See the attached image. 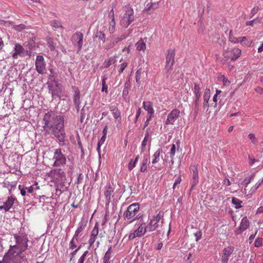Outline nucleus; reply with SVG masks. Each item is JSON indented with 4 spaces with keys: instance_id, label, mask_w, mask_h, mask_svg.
<instances>
[{
    "instance_id": "15",
    "label": "nucleus",
    "mask_w": 263,
    "mask_h": 263,
    "mask_svg": "<svg viewBox=\"0 0 263 263\" xmlns=\"http://www.w3.org/2000/svg\"><path fill=\"white\" fill-rule=\"evenodd\" d=\"M14 201V198L13 197H8L3 204L0 206V210H4L6 212L8 211L13 205Z\"/></svg>"
},
{
    "instance_id": "5",
    "label": "nucleus",
    "mask_w": 263,
    "mask_h": 263,
    "mask_svg": "<svg viewBox=\"0 0 263 263\" xmlns=\"http://www.w3.org/2000/svg\"><path fill=\"white\" fill-rule=\"evenodd\" d=\"M139 209V205L138 203L132 204L127 207V210L123 213V217L125 219L130 220L128 223H131L139 218L138 216L135 217Z\"/></svg>"
},
{
    "instance_id": "56",
    "label": "nucleus",
    "mask_w": 263,
    "mask_h": 263,
    "mask_svg": "<svg viewBox=\"0 0 263 263\" xmlns=\"http://www.w3.org/2000/svg\"><path fill=\"white\" fill-rule=\"evenodd\" d=\"M26 26L24 24H20L15 27V29L17 31H21L25 29Z\"/></svg>"
},
{
    "instance_id": "4",
    "label": "nucleus",
    "mask_w": 263,
    "mask_h": 263,
    "mask_svg": "<svg viewBox=\"0 0 263 263\" xmlns=\"http://www.w3.org/2000/svg\"><path fill=\"white\" fill-rule=\"evenodd\" d=\"M47 175L51 181L57 184L64 185L66 180V176L61 168L52 169L48 173Z\"/></svg>"
},
{
    "instance_id": "63",
    "label": "nucleus",
    "mask_w": 263,
    "mask_h": 263,
    "mask_svg": "<svg viewBox=\"0 0 263 263\" xmlns=\"http://www.w3.org/2000/svg\"><path fill=\"white\" fill-rule=\"evenodd\" d=\"M228 259H229L228 257H226L224 255H222V256L221 257L222 263H227Z\"/></svg>"
},
{
    "instance_id": "2",
    "label": "nucleus",
    "mask_w": 263,
    "mask_h": 263,
    "mask_svg": "<svg viewBox=\"0 0 263 263\" xmlns=\"http://www.w3.org/2000/svg\"><path fill=\"white\" fill-rule=\"evenodd\" d=\"M14 240L16 241V245L14 246L10 245V249L9 252V253L12 254V251L13 249H16L18 251L16 253L19 255L20 257L22 256L21 253L26 251L28 248L27 242L28 241V238L26 235L21 234L18 235L17 234L14 236Z\"/></svg>"
},
{
    "instance_id": "62",
    "label": "nucleus",
    "mask_w": 263,
    "mask_h": 263,
    "mask_svg": "<svg viewBox=\"0 0 263 263\" xmlns=\"http://www.w3.org/2000/svg\"><path fill=\"white\" fill-rule=\"evenodd\" d=\"M248 137L251 139L253 143L255 142V137L253 134H250L248 135Z\"/></svg>"
},
{
    "instance_id": "40",
    "label": "nucleus",
    "mask_w": 263,
    "mask_h": 263,
    "mask_svg": "<svg viewBox=\"0 0 263 263\" xmlns=\"http://www.w3.org/2000/svg\"><path fill=\"white\" fill-rule=\"evenodd\" d=\"M97 237L96 236H92V235H90V238L88 240V243H89V247H88V249H90L91 248H94V246H93V243L94 242H95L96 239H97Z\"/></svg>"
},
{
    "instance_id": "21",
    "label": "nucleus",
    "mask_w": 263,
    "mask_h": 263,
    "mask_svg": "<svg viewBox=\"0 0 263 263\" xmlns=\"http://www.w3.org/2000/svg\"><path fill=\"white\" fill-rule=\"evenodd\" d=\"M238 43H240L243 46H250L252 41L248 40L246 36H241L238 37Z\"/></svg>"
},
{
    "instance_id": "48",
    "label": "nucleus",
    "mask_w": 263,
    "mask_h": 263,
    "mask_svg": "<svg viewBox=\"0 0 263 263\" xmlns=\"http://www.w3.org/2000/svg\"><path fill=\"white\" fill-rule=\"evenodd\" d=\"M262 239L261 238H257L254 242V245L256 247H259L262 246Z\"/></svg>"
},
{
    "instance_id": "46",
    "label": "nucleus",
    "mask_w": 263,
    "mask_h": 263,
    "mask_svg": "<svg viewBox=\"0 0 263 263\" xmlns=\"http://www.w3.org/2000/svg\"><path fill=\"white\" fill-rule=\"evenodd\" d=\"M176 153V146L174 144L171 145V149L170 152V157L173 159Z\"/></svg>"
},
{
    "instance_id": "16",
    "label": "nucleus",
    "mask_w": 263,
    "mask_h": 263,
    "mask_svg": "<svg viewBox=\"0 0 263 263\" xmlns=\"http://www.w3.org/2000/svg\"><path fill=\"white\" fill-rule=\"evenodd\" d=\"M47 44L51 50L53 51L59 44V42L56 39L49 37L47 39Z\"/></svg>"
},
{
    "instance_id": "32",
    "label": "nucleus",
    "mask_w": 263,
    "mask_h": 263,
    "mask_svg": "<svg viewBox=\"0 0 263 263\" xmlns=\"http://www.w3.org/2000/svg\"><path fill=\"white\" fill-rule=\"evenodd\" d=\"M194 93L195 95V98L198 97L200 98L201 93L200 92V87L198 84L195 83L194 88Z\"/></svg>"
},
{
    "instance_id": "55",
    "label": "nucleus",
    "mask_w": 263,
    "mask_h": 263,
    "mask_svg": "<svg viewBox=\"0 0 263 263\" xmlns=\"http://www.w3.org/2000/svg\"><path fill=\"white\" fill-rule=\"evenodd\" d=\"M18 189L20 190L21 195L23 196H25L26 194V189H25L24 187H22V186L21 185H18Z\"/></svg>"
},
{
    "instance_id": "31",
    "label": "nucleus",
    "mask_w": 263,
    "mask_h": 263,
    "mask_svg": "<svg viewBox=\"0 0 263 263\" xmlns=\"http://www.w3.org/2000/svg\"><path fill=\"white\" fill-rule=\"evenodd\" d=\"M144 73V71L142 70L141 69H139L137 71L136 73V80L137 83H140L142 75H143Z\"/></svg>"
},
{
    "instance_id": "6",
    "label": "nucleus",
    "mask_w": 263,
    "mask_h": 263,
    "mask_svg": "<svg viewBox=\"0 0 263 263\" xmlns=\"http://www.w3.org/2000/svg\"><path fill=\"white\" fill-rule=\"evenodd\" d=\"M135 226H138V227L134 232L129 234L128 239L129 240H132L136 237H142L147 231L146 223L144 221L140 220L136 223Z\"/></svg>"
},
{
    "instance_id": "45",
    "label": "nucleus",
    "mask_w": 263,
    "mask_h": 263,
    "mask_svg": "<svg viewBox=\"0 0 263 263\" xmlns=\"http://www.w3.org/2000/svg\"><path fill=\"white\" fill-rule=\"evenodd\" d=\"M88 253V251H85L83 254L82 255V256L80 257L79 259L78 260V263H84V260L86 258V257Z\"/></svg>"
},
{
    "instance_id": "57",
    "label": "nucleus",
    "mask_w": 263,
    "mask_h": 263,
    "mask_svg": "<svg viewBox=\"0 0 263 263\" xmlns=\"http://www.w3.org/2000/svg\"><path fill=\"white\" fill-rule=\"evenodd\" d=\"M249 164L251 165H253V164L256 161V160L253 156H249Z\"/></svg>"
},
{
    "instance_id": "1",
    "label": "nucleus",
    "mask_w": 263,
    "mask_h": 263,
    "mask_svg": "<svg viewBox=\"0 0 263 263\" xmlns=\"http://www.w3.org/2000/svg\"><path fill=\"white\" fill-rule=\"evenodd\" d=\"M45 122L44 126L46 128L51 129L52 134L59 140L60 142H64L65 137V133L64 129V118L61 116H55L48 112L44 117Z\"/></svg>"
},
{
    "instance_id": "60",
    "label": "nucleus",
    "mask_w": 263,
    "mask_h": 263,
    "mask_svg": "<svg viewBox=\"0 0 263 263\" xmlns=\"http://www.w3.org/2000/svg\"><path fill=\"white\" fill-rule=\"evenodd\" d=\"M115 45V44L114 43V42L112 41H111L108 45H107L106 46L105 48L107 50H108V49H110L111 48H112Z\"/></svg>"
},
{
    "instance_id": "17",
    "label": "nucleus",
    "mask_w": 263,
    "mask_h": 263,
    "mask_svg": "<svg viewBox=\"0 0 263 263\" xmlns=\"http://www.w3.org/2000/svg\"><path fill=\"white\" fill-rule=\"evenodd\" d=\"M143 106L144 109L146 110L149 115H153L154 114V110L153 107L152 103L150 101L143 102Z\"/></svg>"
},
{
    "instance_id": "12",
    "label": "nucleus",
    "mask_w": 263,
    "mask_h": 263,
    "mask_svg": "<svg viewBox=\"0 0 263 263\" xmlns=\"http://www.w3.org/2000/svg\"><path fill=\"white\" fill-rule=\"evenodd\" d=\"M46 63L42 55H37L35 60V67L36 71L40 74L45 73Z\"/></svg>"
},
{
    "instance_id": "36",
    "label": "nucleus",
    "mask_w": 263,
    "mask_h": 263,
    "mask_svg": "<svg viewBox=\"0 0 263 263\" xmlns=\"http://www.w3.org/2000/svg\"><path fill=\"white\" fill-rule=\"evenodd\" d=\"M127 37L125 34H121V35L117 37H114L112 40L114 43L116 45L118 42L121 41Z\"/></svg>"
},
{
    "instance_id": "9",
    "label": "nucleus",
    "mask_w": 263,
    "mask_h": 263,
    "mask_svg": "<svg viewBox=\"0 0 263 263\" xmlns=\"http://www.w3.org/2000/svg\"><path fill=\"white\" fill-rule=\"evenodd\" d=\"M163 217V213L161 212H159L156 215L153 216L146 226L147 231L152 232L158 228L159 223Z\"/></svg>"
},
{
    "instance_id": "35",
    "label": "nucleus",
    "mask_w": 263,
    "mask_h": 263,
    "mask_svg": "<svg viewBox=\"0 0 263 263\" xmlns=\"http://www.w3.org/2000/svg\"><path fill=\"white\" fill-rule=\"evenodd\" d=\"M233 251V249L231 247H228L225 248L223 251V255L229 257L231 255Z\"/></svg>"
},
{
    "instance_id": "64",
    "label": "nucleus",
    "mask_w": 263,
    "mask_h": 263,
    "mask_svg": "<svg viewBox=\"0 0 263 263\" xmlns=\"http://www.w3.org/2000/svg\"><path fill=\"white\" fill-rule=\"evenodd\" d=\"M223 183L226 186H229L231 184V182L229 179L226 178L224 179Z\"/></svg>"
},
{
    "instance_id": "39",
    "label": "nucleus",
    "mask_w": 263,
    "mask_h": 263,
    "mask_svg": "<svg viewBox=\"0 0 263 263\" xmlns=\"http://www.w3.org/2000/svg\"><path fill=\"white\" fill-rule=\"evenodd\" d=\"M76 240V238H74V236L72 237L71 241L69 242V248L71 250H73L77 247L76 242H78Z\"/></svg>"
},
{
    "instance_id": "3",
    "label": "nucleus",
    "mask_w": 263,
    "mask_h": 263,
    "mask_svg": "<svg viewBox=\"0 0 263 263\" xmlns=\"http://www.w3.org/2000/svg\"><path fill=\"white\" fill-rule=\"evenodd\" d=\"M134 12L133 9L129 6H125L123 8V13L120 17V24L124 28H127L134 22Z\"/></svg>"
},
{
    "instance_id": "7",
    "label": "nucleus",
    "mask_w": 263,
    "mask_h": 263,
    "mask_svg": "<svg viewBox=\"0 0 263 263\" xmlns=\"http://www.w3.org/2000/svg\"><path fill=\"white\" fill-rule=\"evenodd\" d=\"M241 50L238 48L228 47L226 49H224L223 51V56L228 60L235 61L241 55Z\"/></svg>"
},
{
    "instance_id": "8",
    "label": "nucleus",
    "mask_w": 263,
    "mask_h": 263,
    "mask_svg": "<svg viewBox=\"0 0 263 263\" xmlns=\"http://www.w3.org/2000/svg\"><path fill=\"white\" fill-rule=\"evenodd\" d=\"M52 159L54 160L53 166H61L66 164V158L62 152L61 148H57L55 150Z\"/></svg>"
},
{
    "instance_id": "53",
    "label": "nucleus",
    "mask_w": 263,
    "mask_h": 263,
    "mask_svg": "<svg viewBox=\"0 0 263 263\" xmlns=\"http://www.w3.org/2000/svg\"><path fill=\"white\" fill-rule=\"evenodd\" d=\"M194 235L196 238V241H197L201 239L202 236V233L200 231H198L194 234Z\"/></svg>"
},
{
    "instance_id": "49",
    "label": "nucleus",
    "mask_w": 263,
    "mask_h": 263,
    "mask_svg": "<svg viewBox=\"0 0 263 263\" xmlns=\"http://www.w3.org/2000/svg\"><path fill=\"white\" fill-rule=\"evenodd\" d=\"M111 246H110L109 247V248L108 249V250L107 251V252H106L104 256V258H107V259H110V257H111Z\"/></svg>"
},
{
    "instance_id": "41",
    "label": "nucleus",
    "mask_w": 263,
    "mask_h": 263,
    "mask_svg": "<svg viewBox=\"0 0 263 263\" xmlns=\"http://www.w3.org/2000/svg\"><path fill=\"white\" fill-rule=\"evenodd\" d=\"M50 25L55 28H63L61 23L59 21L54 20L50 22Z\"/></svg>"
},
{
    "instance_id": "44",
    "label": "nucleus",
    "mask_w": 263,
    "mask_h": 263,
    "mask_svg": "<svg viewBox=\"0 0 263 263\" xmlns=\"http://www.w3.org/2000/svg\"><path fill=\"white\" fill-rule=\"evenodd\" d=\"M106 136H102L101 139L99 141L98 144H97V150L99 151L100 147L101 145H102L106 139Z\"/></svg>"
},
{
    "instance_id": "13",
    "label": "nucleus",
    "mask_w": 263,
    "mask_h": 263,
    "mask_svg": "<svg viewBox=\"0 0 263 263\" xmlns=\"http://www.w3.org/2000/svg\"><path fill=\"white\" fill-rule=\"evenodd\" d=\"M180 111L179 109L175 108L173 109L171 112L168 115L167 119L165 121V124H174V122L179 116Z\"/></svg>"
},
{
    "instance_id": "58",
    "label": "nucleus",
    "mask_w": 263,
    "mask_h": 263,
    "mask_svg": "<svg viewBox=\"0 0 263 263\" xmlns=\"http://www.w3.org/2000/svg\"><path fill=\"white\" fill-rule=\"evenodd\" d=\"M102 91H105L106 93L108 92V86L106 85V83H102Z\"/></svg>"
},
{
    "instance_id": "37",
    "label": "nucleus",
    "mask_w": 263,
    "mask_h": 263,
    "mask_svg": "<svg viewBox=\"0 0 263 263\" xmlns=\"http://www.w3.org/2000/svg\"><path fill=\"white\" fill-rule=\"evenodd\" d=\"M210 98V90L209 88H206L204 92L203 95V101L209 102Z\"/></svg>"
},
{
    "instance_id": "29",
    "label": "nucleus",
    "mask_w": 263,
    "mask_h": 263,
    "mask_svg": "<svg viewBox=\"0 0 263 263\" xmlns=\"http://www.w3.org/2000/svg\"><path fill=\"white\" fill-rule=\"evenodd\" d=\"M263 182V178L259 179L257 182L251 189L250 192L251 194H252L254 193L259 188V187L261 185V184Z\"/></svg>"
},
{
    "instance_id": "34",
    "label": "nucleus",
    "mask_w": 263,
    "mask_h": 263,
    "mask_svg": "<svg viewBox=\"0 0 263 263\" xmlns=\"http://www.w3.org/2000/svg\"><path fill=\"white\" fill-rule=\"evenodd\" d=\"M115 58L114 57L110 58L108 60L105 61L104 63V66L106 68L109 67L111 64L115 62Z\"/></svg>"
},
{
    "instance_id": "27",
    "label": "nucleus",
    "mask_w": 263,
    "mask_h": 263,
    "mask_svg": "<svg viewBox=\"0 0 263 263\" xmlns=\"http://www.w3.org/2000/svg\"><path fill=\"white\" fill-rule=\"evenodd\" d=\"M14 51L19 53V55H23L25 52V49L24 48L19 44H16L14 47Z\"/></svg>"
},
{
    "instance_id": "30",
    "label": "nucleus",
    "mask_w": 263,
    "mask_h": 263,
    "mask_svg": "<svg viewBox=\"0 0 263 263\" xmlns=\"http://www.w3.org/2000/svg\"><path fill=\"white\" fill-rule=\"evenodd\" d=\"M261 18L258 17V18H256L253 20H251L250 21H247L246 22V25L253 26L254 24H260L261 23Z\"/></svg>"
},
{
    "instance_id": "54",
    "label": "nucleus",
    "mask_w": 263,
    "mask_h": 263,
    "mask_svg": "<svg viewBox=\"0 0 263 263\" xmlns=\"http://www.w3.org/2000/svg\"><path fill=\"white\" fill-rule=\"evenodd\" d=\"M258 10H259L258 7H254L251 10V13H250V15H251L250 17H253L257 12Z\"/></svg>"
},
{
    "instance_id": "59",
    "label": "nucleus",
    "mask_w": 263,
    "mask_h": 263,
    "mask_svg": "<svg viewBox=\"0 0 263 263\" xmlns=\"http://www.w3.org/2000/svg\"><path fill=\"white\" fill-rule=\"evenodd\" d=\"M200 98H198V97L195 98V100L194 101L195 103V108L198 110V106H199V102Z\"/></svg>"
},
{
    "instance_id": "33",
    "label": "nucleus",
    "mask_w": 263,
    "mask_h": 263,
    "mask_svg": "<svg viewBox=\"0 0 263 263\" xmlns=\"http://www.w3.org/2000/svg\"><path fill=\"white\" fill-rule=\"evenodd\" d=\"M115 26H116V23L114 18V16H112V19L110 22L109 27V31L110 33H112L114 32L115 30Z\"/></svg>"
},
{
    "instance_id": "42",
    "label": "nucleus",
    "mask_w": 263,
    "mask_h": 263,
    "mask_svg": "<svg viewBox=\"0 0 263 263\" xmlns=\"http://www.w3.org/2000/svg\"><path fill=\"white\" fill-rule=\"evenodd\" d=\"M98 234H99V226H98V224L97 223H96L91 231V235L95 236L97 237V236L98 235Z\"/></svg>"
},
{
    "instance_id": "43",
    "label": "nucleus",
    "mask_w": 263,
    "mask_h": 263,
    "mask_svg": "<svg viewBox=\"0 0 263 263\" xmlns=\"http://www.w3.org/2000/svg\"><path fill=\"white\" fill-rule=\"evenodd\" d=\"M254 178V175H251L248 177H246L241 182L242 184H244L247 186Z\"/></svg>"
},
{
    "instance_id": "20",
    "label": "nucleus",
    "mask_w": 263,
    "mask_h": 263,
    "mask_svg": "<svg viewBox=\"0 0 263 263\" xmlns=\"http://www.w3.org/2000/svg\"><path fill=\"white\" fill-rule=\"evenodd\" d=\"M148 162H149V158L146 156H144L143 157L140 170L141 172H144L146 171L147 164Z\"/></svg>"
},
{
    "instance_id": "51",
    "label": "nucleus",
    "mask_w": 263,
    "mask_h": 263,
    "mask_svg": "<svg viewBox=\"0 0 263 263\" xmlns=\"http://www.w3.org/2000/svg\"><path fill=\"white\" fill-rule=\"evenodd\" d=\"M181 176H180V175H178V176L176 177V179L175 182L174 183V185H173V189H175V186L177 184H179L181 182Z\"/></svg>"
},
{
    "instance_id": "28",
    "label": "nucleus",
    "mask_w": 263,
    "mask_h": 263,
    "mask_svg": "<svg viewBox=\"0 0 263 263\" xmlns=\"http://www.w3.org/2000/svg\"><path fill=\"white\" fill-rule=\"evenodd\" d=\"M139 158V156H137L134 161H133V160H130V162L128 164V168L129 171L133 170L136 166Z\"/></svg>"
},
{
    "instance_id": "11",
    "label": "nucleus",
    "mask_w": 263,
    "mask_h": 263,
    "mask_svg": "<svg viewBox=\"0 0 263 263\" xmlns=\"http://www.w3.org/2000/svg\"><path fill=\"white\" fill-rule=\"evenodd\" d=\"M175 52L173 49H170L168 51L166 57L165 70L167 72H170L172 69V66L174 63V56Z\"/></svg>"
},
{
    "instance_id": "23",
    "label": "nucleus",
    "mask_w": 263,
    "mask_h": 263,
    "mask_svg": "<svg viewBox=\"0 0 263 263\" xmlns=\"http://www.w3.org/2000/svg\"><path fill=\"white\" fill-rule=\"evenodd\" d=\"M85 228V224L83 222H81L79 223L78 227L77 229V230L75 232L74 236V238H76V240H78V236L79 235V234L84 230Z\"/></svg>"
},
{
    "instance_id": "38",
    "label": "nucleus",
    "mask_w": 263,
    "mask_h": 263,
    "mask_svg": "<svg viewBox=\"0 0 263 263\" xmlns=\"http://www.w3.org/2000/svg\"><path fill=\"white\" fill-rule=\"evenodd\" d=\"M238 37H235L231 30L229 32V41L233 44H237L238 43Z\"/></svg>"
},
{
    "instance_id": "14",
    "label": "nucleus",
    "mask_w": 263,
    "mask_h": 263,
    "mask_svg": "<svg viewBox=\"0 0 263 263\" xmlns=\"http://www.w3.org/2000/svg\"><path fill=\"white\" fill-rule=\"evenodd\" d=\"M114 189L111 187L110 184L107 185L105 187L104 196L105 197L106 204H108L111 200V197L112 196V193Z\"/></svg>"
},
{
    "instance_id": "25",
    "label": "nucleus",
    "mask_w": 263,
    "mask_h": 263,
    "mask_svg": "<svg viewBox=\"0 0 263 263\" xmlns=\"http://www.w3.org/2000/svg\"><path fill=\"white\" fill-rule=\"evenodd\" d=\"M242 202V201L238 199V198L233 197L232 199V203L233 204L235 208L237 209L241 208Z\"/></svg>"
},
{
    "instance_id": "50",
    "label": "nucleus",
    "mask_w": 263,
    "mask_h": 263,
    "mask_svg": "<svg viewBox=\"0 0 263 263\" xmlns=\"http://www.w3.org/2000/svg\"><path fill=\"white\" fill-rule=\"evenodd\" d=\"M148 140V134H146L145 136V137H144L143 140L142 142L141 146H142V148H144L145 146H146V143H147Z\"/></svg>"
},
{
    "instance_id": "26",
    "label": "nucleus",
    "mask_w": 263,
    "mask_h": 263,
    "mask_svg": "<svg viewBox=\"0 0 263 263\" xmlns=\"http://www.w3.org/2000/svg\"><path fill=\"white\" fill-rule=\"evenodd\" d=\"M136 48L138 50H144L146 48V44L144 41L141 39L136 44Z\"/></svg>"
},
{
    "instance_id": "47",
    "label": "nucleus",
    "mask_w": 263,
    "mask_h": 263,
    "mask_svg": "<svg viewBox=\"0 0 263 263\" xmlns=\"http://www.w3.org/2000/svg\"><path fill=\"white\" fill-rule=\"evenodd\" d=\"M112 115L114 117L117 119L118 118L120 117L121 112L118 109H114L112 110Z\"/></svg>"
},
{
    "instance_id": "52",
    "label": "nucleus",
    "mask_w": 263,
    "mask_h": 263,
    "mask_svg": "<svg viewBox=\"0 0 263 263\" xmlns=\"http://www.w3.org/2000/svg\"><path fill=\"white\" fill-rule=\"evenodd\" d=\"M127 63L126 62L122 63L120 65V69L119 71L120 74L123 72L124 70L127 67Z\"/></svg>"
},
{
    "instance_id": "19",
    "label": "nucleus",
    "mask_w": 263,
    "mask_h": 263,
    "mask_svg": "<svg viewBox=\"0 0 263 263\" xmlns=\"http://www.w3.org/2000/svg\"><path fill=\"white\" fill-rule=\"evenodd\" d=\"M198 181L199 177L197 168V167H195L193 170V176L192 180V187L196 185L198 183Z\"/></svg>"
},
{
    "instance_id": "61",
    "label": "nucleus",
    "mask_w": 263,
    "mask_h": 263,
    "mask_svg": "<svg viewBox=\"0 0 263 263\" xmlns=\"http://www.w3.org/2000/svg\"><path fill=\"white\" fill-rule=\"evenodd\" d=\"M255 91L257 92V93H263V88H261L260 87H257L256 88H255Z\"/></svg>"
},
{
    "instance_id": "24",
    "label": "nucleus",
    "mask_w": 263,
    "mask_h": 263,
    "mask_svg": "<svg viewBox=\"0 0 263 263\" xmlns=\"http://www.w3.org/2000/svg\"><path fill=\"white\" fill-rule=\"evenodd\" d=\"M160 149H158L153 155L152 163L155 164L160 161Z\"/></svg>"
},
{
    "instance_id": "18",
    "label": "nucleus",
    "mask_w": 263,
    "mask_h": 263,
    "mask_svg": "<svg viewBox=\"0 0 263 263\" xmlns=\"http://www.w3.org/2000/svg\"><path fill=\"white\" fill-rule=\"evenodd\" d=\"M159 6V2H155V1H151V3L147 4L144 11L147 12L151 9L155 10Z\"/></svg>"
},
{
    "instance_id": "22",
    "label": "nucleus",
    "mask_w": 263,
    "mask_h": 263,
    "mask_svg": "<svg viewBox=\"0 0 263 263\" xmlns=\"http://www.w3.org/2000/svg\"><path fill=\"white\" fill-rule=\"evenodd\" d=\"M249 225V222L247 217H244L241 221V223L239 227L240 230L242 231L246 230Z\"/></svg>"
},
{
    "instance_id": "10",
    "label": "nucleus",
    "mask_w": 263,
    "mask_h": 263,
    "mask_svg": "<svg viewBox=\"0 0 263 263\" xmlns=\"http://www.w3.org/2000/svg\"><path fill=\"white\" fill-rule=\"evenodd\" d=\"M71 41L74 47L77 48V51L79 52L83 44V35L81 32H76L71 37Z\"/></svg>"
}]
</instances>
